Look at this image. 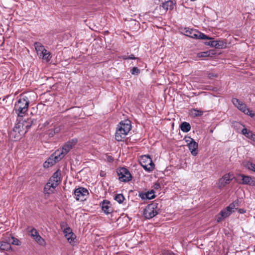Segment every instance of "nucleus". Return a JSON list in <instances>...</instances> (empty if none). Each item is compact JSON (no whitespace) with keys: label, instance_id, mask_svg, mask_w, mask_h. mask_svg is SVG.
<instances>
[{"label":"nucleus","instance_id":"35","mask_svg":"<svg viewBox=\"0 0 255 255\" xmlns=\"http://www.w3.org/2000/svg\"><path fill=\"white\" fill-rule=\"evenodd\" d=\"M234 126L237 130L241 129L242 127H244L243 125L239 122L234 123Z\"/></svg>","mask_w":255,"mask_h":255},{"label":"nucleus","instance_id":"7","mask_svg":"<svg viewBox=\"0 0 255 255\" xmlns=\"http://www.w3.org/2000/svg\"><path fill=\"white\" fill-rule=\"evenodd\" d=\"M21 128H23V126H21V123L15 124L12 130L9 132V136L11 140L16 141L21 138V135L24 134L23 131L21 129Z\"/></svg>","mask_w":255,"mask_h":255},{"label":"nucleus","instance_id":"39","mask_svg":"<svg viewBox=\"0 0 255 255\" xmlns=\"http://www.w3.org/2000/svg\"><path fill=\"white\" fill-rule=\"evenodd\" d=\"M107 160L109 162H112L114 160V158L111 156H108L107 157Z\"/></svg>","mask_w":255,"mask_h":255},{"label":"nucleus","instance_id":"20","mask_svg":"<svg viewBox=\"0 0 255 255\" xmlns=\"http://www.w3.org/2000/svg\"><path fill=\"white\" fill-rule=\"evenodd\" d=\"M102 210L106 214H109L112 212L113 209L110 205V202L107 200H104L101 204Z\"/></svg>","mask_w":255,"mask_h":255},{"label":"nucleus","instance_id":"3","mask_svg":"<svg viewBox=\"0 0 255 255\" xmlns=\"http://www.w3.org/2000/svg\"><path fill=\"white\" fill-rule=\"evenodd\" d=\"M29 105L28 98L26 96H21L15 105L14 111L18 117H22L28 110Z\"/></svg>","mask_w":255,"mask_h":255},{"label":"nucleus","instance_id":"40","mask_svg":"<svg viewBox=\"0 0 255 255\" xmlns=\"http://www.w3.org/2000/svg\"><path fill=\"white\" fill-rule=\"evenodd\" d=\"M239 212L240 213H244L246 212V211L243 209H240L239 210Z\"/></svg>","mask_w":255,"mask_h":255},{"label":"nucleus","instance_id":"15","mask_svg":"<svg viewBox=\"0 0 255 255\" xmlns=\"http://www.w3.org/2000/svg\"><path fill=\"white\" fill-rule=\"evenodd\" d=\"M186 141L188 143V148L193 156H196L198 154V143L194 139L189 137Z\"/></svg>","mask_w":255,"mask_h":255},{"label":"nucleus","instance_id":"22","mask_svg":"<svg viewBox=\"0 0 255 255\" xmlns=\"http://www.w3.org/2000/svg\"><path fill=\"white\" fill-rule=\"evenodd\" d=\"M241 133L247 138L255 142V134H254L251 130H248L247 128H244L242 129Z\"/></svg>","mask_w":255,"mask_h":255},{"label":"nucleus","instance_id":"11","mask_svg":"<svg viewBox=\"0 0 255 255\" xmlns=\"http://www.w3.org/2000/svg\"><path fill=\"white\" fill-rule=\"evenodd\" d=\"M88 194V191L83 187H79L75 189L74 191L75 198L77 201H83L85 200Z\"/></svg>","mask_w":255,"mask_h":255},{"label":"nucleus","instance_id":"30","mask_svg":"<svg viewBox=\"0 0 255 255\" xmlns=\"http://www.w3.org/2000/svg\"><path fill=\"white\" fill-rule=\"evenodd\" d=\"M115 199L120 204L122 203L125 200V197L122 194H118L115 196Z\"/></svg>","mask_w":255,"mask_h":255},{"label":"nucleus","instance_id":"33","mask_svg":"<svg viewBox=\"0 0 255 255\" xmlns=\"http://www.w3.org/2000/svg\"><path fill=\"white\" fill-rule=\"evenodd\" d=\"M39 233L38 232H37V231L34 229V228H33L30 231V236L33 238V239H34L35 238H36V237L38 235H39Z\"/></svg>","mask_w":255,"mask_h":255},{"label":"nucleus","instance_id":"32","mask_svg":"<svg viewBox=\"0 0 255 255\" xmlns=\"http://www.w3.org/2000/svg\"><path fill=\"white\" fill-rule=\"evenodd\" d=\"M217 45L216 46V48H223L225 47V44L223 41H218L216 40Z\"/></svg>","mask_w":255,"mask_h":255},{"label":"nucleus","instance_id":"13","mask_svg":"<svg viewBox=\"0 0 255 255\" xmlns=\"http://www.w3.org/2000/svg\"><path fill=\"white\" fill-rule=\"evenodd\" d=\"M237 178L238 180H241L242 181L239 182L240 184L251 186L255 185V178L251 176L240 174L238 175Z\"/></svg>","mask_w":255,"mask_h":255},{"label":"nucleus","instance_id":"17","mask_svg":"<svg viewBox=\"0 0 255 255\" xmlns=\"http://www.w3.org/2000/svg\"><path fill=\"white\" fill-rule=\"evenodd\" d=\"M63 233L68 242L73 245L75 243L74 240H75L76 236L73 233L71 228L70 227L66 228L64 229Z\"/></svg>","mask_w":255,"mask_h":255},{"label":"nucleus","instance_id":"9","mask_svg":"<svg viewBox=\"0 0 255 255\" xmlns=\"http://www.w3.org/2000/svg\"><path fill=\"white\" fill-rule=\"evenodd\" d=\"M77 139H72L71 140L66 142L62 147V148L58 149L56 151L58 152L59 156L62 159L64 156L69 152V151L72 148V147L77 143Z\"/></svg>","mask_w":255,"mask_h":255},{"label":"nucleus","instance_id":"10","mask_svg":"<svg viewBox=\"0 0 255 255\" xmlns=\"http://www.w3.org/2000/svg\"><path fill=\"white\" fill-rule=\"evenodd\" d=\"M185 35L195 39H210L207 35L195 29H185Z\"/></svg>","mask_w":255,"mask_h":255},{"label":"nucleus","instance_id":"21","mask_svg":"<svg viewBox=\"0 0 255 255\" xmlns=\"http://www.w3.org/2000/svg\"><path fill=\"white\" fill-rule=\"evenodd\" d=\"M175 6V2L172 0H168L164 3H163L162 7L165 11L168 10H172L173 9Z\"/></svg>","mask_w":255,"mask_h":255},{"label":"nucleus","instance_id":"12","mask_svg":"<svg viewBox=\"0 0 255 255\" xmlns=\"http://www.w3.org/2000/svg\"><path fill=\"white\" fill-rule=\"evenodd\" d=\"M118 174L119 179L123 182H128L131 179V175L129 171L126 168L123 167L119 170Z\"/></svg>","mask_w":255,"mask_h":255},{"label":"nucleus","instance_id":"2","mask_svg":"<svg viewBox=\"0 0 255 255\" xmlns=\"http://www.w3.org/2000/svg\"><path fill=\"white\" fill-rule=\"evenodd\" d=\"M61 181V172L58 170L54 173L44 188L45 194H51Z\"/></svg>","mask_w":255,"mask_h":255},{"label":"nucleus","instance_id":"1","mask_svg":"<svg viewBox=\"0 0 255 255\" xmlns=\"http://www.w3.org/2000/svg\"><path fill=\"white\" fill-rule=\"evenodd\" d=\"M130 121L127 120L121 121L118 126L115 133V138L118 141H122L131 130Z\"/></svg>","mask_w":255,"mask_h":255},{"label":"nucleus","instance_id":"37","mask_svg":"<svg viewBox=\"0 0 255 255\" xmlns=\"http://www.w3.org/2000/svg\"><path fill=\"white\" fill-rule=\"evenodd\" d=\"M124 59H136L137 58L135 57L134 55L133 54L130 55V56H123Z\"/></svg>","mask_w":255,"mask_h":255},{"label":"nucleus","instance_id":"36","mask_svg":"<svg viewBox=\"0 0 255 255\" xmlns=\"http://www.w3.org/2000/svg\"><path fill=\"white\" fill-rule=\"evenodd\" d=\"M216 43V41H210L206 43V44L208 45H209L211 47L216 48V46L217 45V44Z\"/></svg>","mask_w":255,"mask_h":255},{"label":"nucleus","instance_id":"23","mask_svg":"<svg viewBox=\"0 0 255 255\" xmlns=\"http://www.w3.org/2000/svg\"><path fill=\"white\" fill-rule=\"evenodd\" d=\"M11 249L10 243H7L5 238L4 241H0V250L2 251H9Z\"/></svg>","mask_w":255,"mask_h":255},{"label":"nucleus","instance_id":"16","mask_svg":"<svg viewBox=\"0 0 255 255\" xmlns=\"http://www.w3.org/2000/svg\"><path fill=\"white\" fill-rule=\"evenodd\" d=\"M232 180V176L230 173L225 174L219 180L217 187L221 189L229 184Z\"/></svg>","mask_w":255,"mask_h":255},{"label":"nucleus","instance_id":"6","mask_svg":"<svg viewBox=\"0 0 255 255\" xmlns=\"http://www.w3.org/2000/svg\"><path fill=\"white\" fill-rule=\"evenodd\" d=\"M159 209L155 203L147 205L144 210L143 215L146 219H151L158 214Z\"/></svg>","mask_w":255,"mask_h":255},{"label":"nucleus","instance_id":"31","mask_svg":"<svg viewBox=\"0 0 255 255\" xmlns=\"http://www.w3.org/2000/svg\"><path fill=\"white\" fill-rule=\"evenodd\" d=\"M210 56V53L208 51H205L198 53L197 54V57L199 58L201 57H207Z\"/></svg>","mask_w":255,"mask_h":255},{"label":"nucleus","instance_id":"26","mask_svg":"<svg viewBox=\"0 0 255 255\" xmlns=\"http://www.w3.org/2000/svg\"><path fill=\"white\" fill-rule=\"evenodd\" d=\"M180 128L182 131L187 132L191 129V126L188 123L184 122L181 124Z\"/></svg>","mask_w":255,"mask_h":255},{"label":"nucleus","instance_id":"34","mask_svg":"<svg viewBox=\"0 0 255 255\" xmlns=\"http://www.w3.org/2000/svg\"><path fill=\"white\" fill-rule=\"evenodd\" d=\"M131 73L134 75H137L140 73V70L137 67H134L131 70Z\"/></svg>","mask_w":255,"mask_h":255},{"label":"nucleus","instance_id":"18","mask_svg":"<svg viewBox=\"0 0 255 255\" xmlns=\"http://www.w3.org/2000/svg\"><path fill=\"white\" fill-rule=\"evenodd\" d=\"M232 213V211L227 207L224 210H222L220 213L217 215V222L220 223L221 221L229 217Z\"/></svg>","mask_w":255,"mask_h":255},{"label":"nucleus","instance_id":"4","mask_svg":"<svg viewBox=\"0 0 255 255\" xmlns=\"http://www.w3.org/2000/svg\"><path fill=\"white\" fill-rule=\"evenodd\" d=\"M139 162L141 166L147 171H151L154 168V164L149 155L141 156L139 159Z\"/></svg>","mask_w":255,"mask_h":255},{"label":"nucleus","instance_id":"38","mask_svg":"<svg viewBox=\"0 0 255 255\" xmlns=\"http://www.w3.org/2000/svg\"><path fill=\"white\" fill-rule=\"evenodd\" d=\"M31 123H32V122L30 121L29 123H28V124L27 125H22L21 124V126H23V127L24 126L25 127L27 128H30L31 126Z\"/></svg>","mask_w":255,"mask_h":255},{"label":"nucleus","instance_id":"28","mask_svg":"<svg viewBox=\"0 0 255 255\" xmlns=\"http://www.w3.org/2000/svg\"><path fill=\"white\" fill-rule=\"evenodd\" d=\"M39 245L44 246L46 245L45 240L39 235L34 239Z\"/></svg>","mask_w":255,"mask_h":255},{"label":"nucleus","instance_id":"8","mask_svg":"<svg viewBox=\"0 0 255 255\" xmlns=\"http://www.w3.org/2000/svg\"><path fill=\"white\" fill-rule=\"evenodd\" d=\"M233 104L241 111L243 112L246 115L250 116L252 118L255 117V114L253 113V111L250 109L247 108L246 105L240 101L236 98H234L232 100Z\"/></svg>","mask_w":255,"mask_h":255},{"label":"nucleus","instance_id":"19","mask_svg":"<svg viewBox=\"0 0 255 255\" xmlns=\"http://www.w3.org/2000/svg\"><path fill=\"white\" fill-rule=\"evenodd\" d=\"M138 196L142 200H150L155 198L154 191L153 190L145 193H139Z\"/></svg>","mask_w":255,"mask_h":255},{"label":"nucleus","instance_id":"25","mask_svg":"<svg viewBox=\"0 0 255 255\" xmlns=\"http://www.w3.org/2000/svg\"><path fill=\"white\" fill-rule=\"evenodd\" d=\"M204 112L196 109H193L190 111V114L194 118L200 117L203 115Z\"/></svg>","mask_w":255,"mask_h":255},{"label":"nucleus","instance_id":"24","mask_svg":"<svg viewBox=\"0 0 255 255\" xmlns=\"http://www.w3.org/2000/svg\"><path fill=\"white\" fill-rule=\"evenodd\" d=\"M6 241H7V243H10L11 245H16V246H20L21 245V242L19 241L18 239L15 238L13 236H9L5 238Z\"/></svg>","mask_w":255,"mask_h":255},{"label":"nucleus","instance_id":"27","mask_svg":"<svg viewBox=\"0 0 255 255\" xmlns=\"http://www.w3.org/2000/svg\"><path fill=\"white\" fill-rule=\"evenodd\" d=\"M239 206V204H238V200H236L235 201H234V202H233L232 203L230 204L228 207L227 208L230 210L232 212H234L236 209H237V207Z\"/></svg>","mask_w":255,"mask_h":255},{"label":"nucleus","instance_id":"14","mask_svg":"<svg viewBox=\"0 0 255 255\" xmlns=\"http://www.w3.org/2000/svg\"><path fill=\"white\" fill-rule=\"evenodd\" d=\"M59 153L56 152V151L53 153L49 158L44 162V167H49L50 166H52L56 162L60 161L61 159V157L59 156Z\"/></svg>","mask_w":255,"mask_h":255},{"label":"nucleus","instance_id":"41","mask_svg":"<svg viewBox=\"0 0 255 255\" xmlns=\"http://www.w3.org/2000/svg\"><path fill=\"white\" fill-rule=\"evenodd\" d=\"M155 188H158V187H159V184H155Z\"/></svg>","mask_w":255,"mask_h":255},{"label":"nucleus","instance_id":"5","mask_svg":"<svg viewBox=\"0 0 255 255\" xmlns=\"http://www.w3.org/2000/svg\"><path fill=\"white\" fill-rule=\"evenodd\" d=\"M35 50L39 57L42 58L43 59L49 61L51 58V54L48 52L44 46L39 42H35L34 43Z\"/></svg>","mask_w":255,"mask_h":255},{"label":"nucleus","instance_id":"29","mask_svg":"<svg viewBox=\"0 0 255 255\" xmlns=\"http://www.w3.org/2000/svg\"><path fill=\"white\" fill-rule=\"evenodd\" d=\"M245 166L248 169L251 170L255 172V164H254L251 162L248 161L246 163Z\"/></svg>","mask_w":255,"mask_h":255}]
</instances>
